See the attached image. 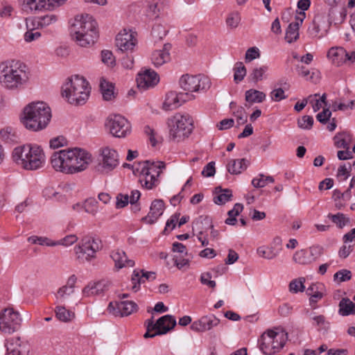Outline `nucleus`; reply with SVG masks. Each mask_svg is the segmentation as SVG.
I'll return each instance as SVG.
<instances>
[{
	"instance_id": "obj_58",
	"label": "nucleus",
	"mask_w": 355,
	"mask_h": 355,
	"mask_svg": "<svg viewBox=\"0 0 355 355\" xmlns=\"http://www.w3.org/2000/svg\"><path fill=\"white\" fill-rule=\"evenodd\" d=\"M260 57V53L257 47H251L248 49L245 55V60L246 62H250L253 60Z\"/></svg>"
},
{
	"instance_id": "obj_33",
	"label": "nucleus",
	"mask_w": 355,
	"mask_h": 355,
	"mask_svg": "<svg viewBox=\"0 0 355 355\" xmlns=\"http://www.w3.org/2000/svg\"><path fill=\"white\" fill-rule=\"evenodd\" d=\"M46 5V0H22V10L27 13L42 10Z\"/></svg>"
},
{
	"instance_id": "obj_59",
	"label": "nucleus",
	"mask_w": 355,
	"mask_h": 355,
	"mask_svg": "<svg viewBox=\"0 0 355 355\" xmlns=\"http://www.w3.org/2000/svg\"><path fill=\"white\" fill-rule=\"evenodd\" d=\"M144 132L146 135L148 137L149 141L153 146H155L159 142V137H156V132L154 129L151 128L149 126H146L144 128Z\"/></svg>"
},
{
	"instance_id": "obj_3",
	"label": "nucleus",
	"mask_w": 355,
	"mask_h": 355,
	"mask_svg": "<svg viewBox=\"0 0 355 355\" xmlns=\"http://www.w3.org/2000/svg\"><path fill=\"white\" fill-rule=\"evenodd\" d=\"M51 116V108L46 103L33 102L24 108L21 122L29 130L40 131L48 125Z\"/></svg>"
},
{
	"instance_id": "obj_40",
	"label": "nucleus",
	"mask_w": 355,
	"mask_h": 355,
	"mask_svg": "<svg viewBox=\"0 0 355 355\" xmlns=\"http://www.w3.org/2000/svg\"><path fill=\"white\" fill-rule=\"evenodd\" d=\"M167 30L166 28L160 24H155L152 28L151 35L154 42L161 41L166 35Z\"/></svg>"
},
{
	"instance_id": "obj_56",
	"label": "nucleus",
	"mask_w": 355,
	"mask_h": 355,
	"mask_svg": "<svg viewBox=\"0 0 355 355\" xmlns=\"http://www.w3.org/2000/svg\"><path fill=\"white\" fill-rule=\"evenodd\" d=\"M352 278V272L351 271L343 269L338 271L334 275V279L335 281H338L339 282H346Z\"/></svg>"
},
{
	"instance_id": "obj_13",
	"label": "nucleus",
	"mask_w": 355,
	"mask_h": 355,
	"mask_svg": "<svg viewBox=\"0 0 355 355\" xmlns=\"http://www.w3.org/2000/svg\"><path fill=\"white\" fill-rule=\"evenodd\" d=\"M106 126L115 137H125L131 132L130 123L120 114L110 115L107 119Z\"/></svg>"
},
{
	"instance_id": "obj_36",
	"label": "nucleus",
	"mask_w": 355,
	"mask_h": 355,
	"mask_svg": "<svg viewBox=\"0 0 355 355\" xmlns=\"http://www.w3.org/2000/svg\"><path fill=\"white\" fill-rule=\"evenodd\" d=\"M56 318L61 322H68L75 318V313L64 306L58 305L55 309Z\"/></svg>"
},
{
	"instance_id": "obj_35",
	"label": "nucleus",
	"mask_w": 355,
	"mask_h": 355,
	"mask_svg": "<svg viewBox=\"0 0 355 355\" xmlns=\"http://www.w3.org/2000/svg\"><path fill=\"white\" fill-rule=\"evenodd\" d=\"M312 324L315 327L318 331L327 333L330 329V322L327 320L326 317L323 315H313L311 317Z\"/></svg>"
},
{
	"instance_id": "obj_27",
	"label": "nucleus",
	"mask_w": 355,
	"mask_h": 355,
	"mask_svg": "<svg viewBox=\"0 0 355 355\" xmlns=\"http://www.w3.org/2000/svg\"><path fill=\"white\" fill-rule=\"evenodd\" d=\"M170 49L171 45L166 44L162 50L155 51L152 53L151 60L155 67H160L170 60Z\"/></svg>"
},
{
	"instance_id": "obj_57",
	"label": "nucleus",
	"mask_w": 355,
	"mask_h": 355,
	"mask_svg": "<svg viewBox=\"0 0 355 355\" xmlns=\"http://www.w3.org/2000/svg\"><path fill=\"white\" fill-rule=\"evenodd\" d=\"M101 60L103 63L108 66H112L115 62V59L112 53L108 50L102 51Z\"/></svg>"
},
{
	"instance_id": "obj_2",
	"label": "nucleus",
	"mask_w": 355,
	"mask_h": 355,
	"mask_svg": "<svg viewBox=\"0 0 355 355\" xmlns=\"http://www.w3.org/2000/svg\"><path fill=\"white\" fill-rule=\"evenodd\" d=\"M70 34L78 45L89 47L98 39L97 23L88 14L77 15L71 22Z\"/></svg>"
},
{
	"instance_id": "obj_41",
	"label": "nucleus",
	"mask_w": 355,
	"mask_h": 355,
	"mask_svg": "<svg viewBox=\"0 0 355 355\" xmlns=\"http://www.w3.org/2000/svg\"><path fill=\"white\" fill-rule=\"evenodd\" d=\"M299 38V28L297 24H290L286 31L285 40L288 43H292Z\"/></svg>"
},
{
	"instance_id": "obj_54",
	"label": "nucleus",
	"mask_w": 355,
	"mask_h": 355,
	"mask_svg": "<svg viewBox=\"0 0 355 355\" xmlns=\"http://www.w3.org/2000/svg\"><path fill=\"white\" fill-rule=\"evenodd\" d=\"M234 114L236 118V121L239 125H243L247 122L248 116L245 109L239 106L234 112Z\"/></svg>"
},
{
	"instance_id": "obj_18",
	"label": "nucleus",
	"mask_w": 355,
	"mask_h": 355,
	"mask_svg": "<svg viewBox=\"0 0 355 355\" xmlns=\"http://www.w3.org/2000/svg\"><path fill=\"white\" fill-rule=\"evenodd\" d=\"M220 319L216 318L214 315H204L194 321L190 328L196 332L203 333L217 327L220 324Z\"/></svg>"
},
{
	"instance_id": "obj_64",
	"label": "nucleus",
	"mask_w": 355,
	"mask_h": 355,
	"mask_svg": "<svg viewBox=\"0 0 355 355\" xmlns=\"http://www.w3.org/2000/svg\"><path fill=\"white\" fill-rule=\"evenodd\" d=\"M215 163L214 162H211L208 163L203 168L202 171V175L204 177H212L216 173L215 168Z\"/></svg>"
},
{
	"instance_id": "obj_39",
	"label": "nucleus",
	"mask_w": 355,
	"mask_h": 355,
	"mask_svg": "<svg viewBox=\"0 0 355 355\" xmlns=\"http://www.w3.org/2000/svg\"><path fill=\"white\" fill-rule=\"evenodd\" d=\"M0 138L8 143L17 142L18 137L14 130L10 127L0 130Z\"/></svg>"
},
{
	"instance_id": "obj_38",
	"label": "nucleus",
	"mask_w": 355,
	"mask_h": 355,
	"mask_svg": "<svg viewBox=\"0 0 355 355\" xmlns=\"http://www.w3.org/2000/svg\"><path fill=\"white\" fill-rule=\"evenodd\" d=\"M266 98V94L256 89H250L245 92V100L250 103H261Z\"/></svg>"
},
{
	"instance_id": "obj_7",
	"label": "nucleus",
	"mask_w": 355,
	"mask_h": 355,
	"mask_svg": "<svg viewBox=\"0 0 355 355\" xmlns=\"http://www.w3.org/2000/svg\"><path fill=\"white\" fill-rule=\"evenodd\" d=\"M191 116L187 113H176L167 119L169 138L180 142L188 138L193 129Z\"/></svg>"
},
{
	"instance_id": "obj_53",
	"label": "nucleus",
	"mask_w": 355,
	"mask_h": 355,
	"mask_svg": "<svg viewBox=\"0 0 355 355\" xmlns=\"http://www.w3.org/2000/svg\"><path fill=\"white\" fill-rule=\"evenodd\" d=\"M28 241L32 244H40L42 245H47V246H54L56 245L55 242L50 241L49 239L46 237H39L36 236H30L28 239Z\"/></svg>"
},
{
	"instance_id": "obj_22",
	"label": "nucleus",
	"mask_w": 355,
	"mask_h": 355,
	"mask_svg": "<svg viewBox=\"0 0 355 355\" xmlns=\"http://www.w3.org/2000/svg\"><path fill=\"white\" fill-rule=\"evenodd\" d=\"M164 202L162 200H155L151 203L150 211L148 215L142 218V221L148 224H153L158 218L163 214Z\"/></svg>"
},
{
	"instance_id": "obj_62",
	"label": "nucleus",
	"mask_w": 355,
	"mask_h": 355,
	"mask_svg": "<svg viewBox=\"0 0 355 355\" xmlns=\"http://www.w3.org/2000/svg\"><path fill=\"white\" fill-rule=\"evenodd\" d=\"M331 116V112L329 108H324L322 112L318 113L316 116V119L320 123L324 124L329 120Z\"/></svg>"
},
{
	"instance_id": "obj_29",
	"label": "nucleus",
	"mask_w": 355,
	"mask_h": 355,
	"mask_svg": "<svg viewBox=\"0 0 355 355\" xmlns=\"http://www.w3.org/2000/svg\"><path fill=\"white\" fill-rule=\"evenodd\" d=\"M316 250V247H311L309 251L306 250H298L294 254L293 259L295 263L299 264H309L315 259L313 257Z\"/></svg>"
},
{
	"instance_id": "obj_26",
	"label": "nucleus",
	"mask_w": 355,
	"mask_h": 355,
	"mask_svg": "<svg viewBox=\"0 0 355 355\" xmlns=\"http://www.w3.org/2000/svg\"><path fill=\"white\" fill-rule=\"evenodd\" d=\"M109 286L110 283L105 280L89 283L83 289V294L85 297L99 295L107 290Z\"/></svg>"
},
{
	"instance_id": "obj_48",
	"label": "nucleus",
	"mask_w": 355,
	"mask_h": 355,
	"mask_svg": "<svg viewBox=\"0 0 355 355\" xmlns=\"http://www.w3.org/2000/svg\"><path fill=\"white\" fill-rule=\"evenodd\" d=\"M57 16L55 15H46L37 19V26L40 28L46 27L57 21Z\"/></svg>"
},
{
	"instance_id": "obj_1",
	"label": "nucleus",
	"mask_w": 355,
	"mask_h": 355,
	"mask_svg": "<svg viewBox=\"0 0 355 355\" xmlns=\"http://www.w3.org/2000/svg\"><path fill=\"white\" fill-rule=\"evenodd\" d=\"M92 162V155L81 148L60 150L51 157L52 167L58 172L74 174L85 171Z\"/></svg>"
},
{
	"instance_id": "obj_37",
	"label": "nucleus",
	"mask_w": 355,
	"mask_h": 355,
	"mask_svg": "<svg viewBox=\"0 0 355 355\" xmlns=\"http://www.w3.org/2000/svg\"><path fill=\"white\" fill-rule=\"evenodd\" d=\"M334 224L339 229H343L345 226L350 223V219L345 214L338 212L337 214H329L327 215Z\"/></svg>"
},
{
	"instance_id": "obj_46",
	"label": "nucleus",
	"mask_w": 355,
	"mask_h": 355,
	"mask_svg": "<svg viewBox=\"0 0 355 355\" xmlns=\"http://www.w3.org/2000/svg\"><path fill=\"white\" fill-rule=\"evenodd\" d=\"M234 71V80L236 83L241 82L246 75V68L241 62L236 63Z\"/></svg>"
},
{
	"instance_id": "obj_61",
	"label": "nucleus",
	"mask_w": 355,
	"mask_h": 355,
	"mask_svg": "<svg viewBox=\"0 0 355 355\" xmlns=\"http://www.w3.org/2000/svg\"><path fill=\"white\" fill-rule=\"evenodd\" d=\"M270 96L274 101H280L281 100L286 98L284 91L282 88L273 89L270 93Z\"/></svg>"
},
{
	"instance_id": "obj_14",
	"label": "nucleus",
	"mask_w": 355,
	"mask_h": 355,
	"mask_svg": "<svg viewBox=\"0 0 355 355\" xmlns=\"http://www.w3.org/2000/svg\"><path fill=\"white\" fill-rule=\"evenodd\" d=\"M175 325V318L171 315H166L159 318L156 323H154L153 318L148 320L146 328L148 331L156 330L157 334H166Z\"/></svg>"
},
{
	"instance_id": "obj_47",
	"label": "nucleus",
	"mask_w": 355,
	"mask_h": 355,
	"mask_svg": "<svg viewBox=\"0 0 355 355\" xmlns=\"http://www.w3.org/2000/svg\"><path fill=\"white\" fill-rule=\"evenodd\" d=\"M241 21L240 13L237 11L230 13L226 19V24L230 28H236Z\"/></svg>"
},
{
	"instance_id": "obj_4",
	"label": "nucleus",
	"mask_w": 355,
	"mask_h": 355,
	"mask_svg": "<svg viewBox=\"0 0 355 355\" xmlns=\"http://www.w3.org/2000/svg\"><path fill=\"white\" fill-rule=\"evenodd\" d=\"M13 161L25 170L35 171L45 164L46 156L41 146L26 144L17 146L12 151Z\"/></svg>"
},
{
	"instance_id": "obj_11",
	"label": "nucleus",
	"mask_w": 355,
	"mask_h": 355,
	"mask_svg": "<svg viewBox=\"0 0 355 355\" xmlns=\"http://www.w3.org/2000/svg\"><path fill=\"white\" fill-rule=\"evenodd\" d=\"M19 313L12 308H6L0 312V330L5 334H12L21 326Z\"/></svg>"
},
{
	"instance_id": "obj_24",
	"label": "nucleus",
	"mask_w": 355,
	"mask_h": 355,
	"mask_svg": "<svg viewBox=\"0 0 355 355\" xmlns=\"http://www.w3.org/2000/svg\"><path fill=\"white\" fill-rule=\"evenodd\" d=\"M110 256L117 270L125 267H133L135 266V261L128 259L125 252L121 250L117 249L112 251Z\"/></svg>"
},
{
	"instance_id": "obj_25",
	"label": "nucleus",
	"mask_w": 355,
	"mask_h": 355,
	"mask_svg": "<svg viewBox=\"0 0 355 355\" xmlns=\"http://www.w3.org/2000/svg\"><path fill=\"white\" fill-rule=\"evenodd\" d=\"M6 355H28L26 345H22L19 338H10L7 340Z\"/></svg>"
},
{
	"instance_id": "obj_8",
	"label": "nucleus",
	"mask_w": 355,
	"mask_h": 355,
	"mask_svg": "<svg viewBox=\"0 0 355 355\" xmlns=\"http://www.w3.org/2000/svg\"><path fill=\"white\" fill-rule=\"evenodd\" d=\"M287 339L285 331L268 329L261 336L260 349L266 355H273L283 348Z\"/></svg>"
},
{
	"instance_id": "obj_52",
	"label": "nucleus",
	"mask_w": 355,
	"mask_h": 355,
	"mask_svg": "<svg viewBox=\"0 0 355 355\" xmlns=\"http://www.w3.org/2000/svg\"><path fill=\"white\" fill-rule=\"evenodd\" d=\"M317 288L315 284H312L306 290L307 295L310 296L311 303L317 302V301L322 297V293L318 291Z\"/></svg>"
},
{
	"instance_id": "obj_20",
	"label": "nucleus",
	"mask_w": 355,
	"mask_h": 355,
	"mask_svg": "<svg viewBox=\"0 0 355 355\" xmlns=\"http://www.w3.org/2000/svg\"><path fill=\"white\" fill-rule=\"evenodd\" d=\"M76 281V277L74 275H71L69 277L66 285L62 286L58 290L55 295L56 302L58 304H61L66 302L69 297L74 293Z\"/></svg>"
},
{
	"instance_id": "obj_32",
	"label": "nucleus",
	"mask_w": 355,
	"mask_h": 355,
	"mask_svg": "<svg viewBox=\"0 0 355 355\" xmlns=\"http://www.w3.org/2000/svg\"><path fill=\"white\" fill-rule=\"evenodd\" d=\"M100 89L105 101H112L115 98L116 93L114 92V85L104 78L101 79Z\"/></svg>"
},
{
	"instance_id": "obj_51",
	"label": "nucleus",
	"mask_w": 355,
	"mask_h": 355,
	"mask_svg": "<svg viewBox=\"0 0 355 355\" xmlns=\"http://www.w3.org/2000/svg\"><path fill=\"white\" fill-rule=\"evenodd\" d=\"M257 254L259 257L267 259H272L275 258L277 254L270 248L264 246L259 247L257 249Z\"/></svg>"
},
{
	"instance_id": "obj_9",
	"label": "nucleus",
	"mask_w": 355,
	"mask_h": 355,
	"mask_svg": "<svg viewBox=\"0 0 355 355\" xmlns=\"http://www.w3.org/2000/svg\"><path fill=\"white\" fill-rule=\"evenodd\" d=\"M101 248V241L98 238L85 236L74 248V252L79 261H90L96 258V252Z\"/></svg>"
},
{
	"instance_id": "obj_10",
	"label": "nucleus",
	"mask_w": 355,
	"mask_h": 355,
	"mask_svg": "<svg viewBox=\"0 0 355 355\" xmlns=\"http://www.w3.org/2000/svg\"><path fill=\"white\" fill-rule=\"evenodd\" d=\"M180 87L185 92L183 93L188 101L192 99V92L200 90H206L210 86L209 80L206 77L200 76H189L188 74L182 76L179 81Z\"/></svg>"
},
{
	"instance_id": "obj_28",
	"label": "nucleus",
	"mask_w": 355,
	"mask_h": 355,
	"mask_svg": "<svg viewBox=\"0 0 355 355\" xmlns=\"http://www.w3.org/2000/svg\"><path fill=\"white\" fill-rule=\"evenodd\" d=\"M139 166L144 168L150 174H155V178L158 179L163 170L166 168L165 163L163 162L146 160L139 163Z\"/></svg>"
},
{
	"instance_id": "obj_44",
	"label": "nucleus",
	"mask_w": 355,
	"mask_h": 355,
	"mask_svg": "<svg viewBox=\"0 0 355 355\" xmlns=\"http://www.w3.org/2000/svg\"><path fill=\"white\" fill-rule=\"evenodd\" d=\"M268 69V68L267 66L254 68L250 74L251 80L255 83L263 80L265 78V75Z\"/></svg>"
},
{
	"instance_id": "obj_45",
	"label": "nucleus",
	"mask_w": 355,
	"mask_h": 355,
	"mask_svg": "<svg viewBox=\"0 0 355 355\" xmlns=\"http://www.w3.org/2000/svg\"><path fill=\"white\" fill-rule=\"evenodd\" d=\"M305 278L300 277L292 280L289 284V291L293 293L303 292L305 289L304 286Z\"/></svg>"
},
{
	"instance_id": "obj_23",
	"label": "nucleus",
	"mask_w": 355,
	"mask_h": 355,
	"mask_svg": "<svg viewBox=\"0 0 355 355\" xmlns=\"http://www.w3.org/2000/svg\"><path fill=\"white\" fill-rule=\"evenodd\" d=\"M139 173V182L143 187L151 189L159 184V180L155 178V174H150L141 166L136 168Z\"/></svg>"
},
{
	"instance_id": "obj_34",
	"label": "nucleus",
	"mask_w": 355,
	"mask_h": 355,
	"mask_svg": "<svg viewBox=\"0 0 355 355\" xmlns=\"http://www.w3.org/2000/svg\"><path fill=\"white\" fill-rule=\"evenodd\" d=\"M338 313L340 315L347 316L355 314V303L349 298H343L338 304Z\"/></svg>"
},
{
	"instance_id": "obj_60",
	"label": "nucleus",
	"mask_w": 355,
	"mask_h": 355,
	"mask_svg": "<svg viewBox=\"0 0 355 355\" xmlns=\"http://www.w3.org/2000/svg\"><path fill=\"white\" fill-rule=\"evenodd\" d=\"M78 240L77 236L75 234H70L66 236L64 238L60 239V241L55 242L57 245H62L65 246L71 245L76 243Z\"/></svg>"
},
{
	"instance_id": "obj_31",
	"label": "nucleus",
	"mask_w": 355,
	"mask_h": 355,
	"mask_svg": "<svg viewBox=\"0 0 355 355\" xmlns=\"http://www.w3.org/2000/svg\"><path fill=\"white\" fill-rule=\"evenodd\" d=\"M346 55L347 51L343 47H332L327 53L328 58L337 66L342 65L345 63V57H346Z\"/></svg>"
},
{
	"instance_id": "obj_43",
	"label": "nucleus",
	"mask_w": 355,
	"mask_h": 355,
	"mask_svg": "<svg viewBox=\"0 0 355 355\" xmlns=\"http://www.w3.org/2000/svg\"><path fill=\"white\" fill-rule=\"evenodd\" d=\"M232 197V192L230 189H220L219 193L214 198V202L217 205H223L230 201Z\"/></svg>"
},
{
	"instance_id": "obj_12",
	"label": "nucleus",
	"mask_w": 355,
	"mask_h": 355,
	"mask_svg": "<svg viewBox=\"0 0 355 355\" xmlns=\"http://www.w3.org/2000/svg\"><path fill=\"white\" fill-rule=\"evenodd\" d=\"M119 165V155L117 152L109 147L101 150V158L95 166L97 172L107 174L114 170Z\"/></svg>"
},
{
	"instance_id": "obj_6",
	"label": "nucleus",
	"mask_w": 355,
	"mask_h": 355,
	"mask_svg": "<svg viewBox=\"0 0 355 355\" xmlns=\"http://www.w3.org/2000/svg\"><path fill=\"white\" fill-rule=\"evenodd\" d=\"M28 76L25 66L21 63L12 62L0 64V83L8 89H16L23 87Z\"/></svg>"
},
{
	"instance_id": "obj_30",
	"label": "nucleus",
	"mask_w": 355,
	"mask_h": 355,
	"mask_svg": "<svg viewBox=\"0 0 355 355\" xmlns=\"http://www.w3.org/2000/svg\"><path fill=\"white\" fill-rule=\"evenodd\" d=\"M249 164V160L245 158L232 159L228 162L227 168L231 174L238 175L245 171Z\"/></svg>"
},
{
	"instance_id": "obj_17",
	"label": "nucleus",
	"mask_w": 355,
	"mask_h": 355,
	"mask_svg": "<svg viewBox=\"0 0 355 355\" xmlns=\"http://www.w3.org/2000/svg\"><path fill=\"white\" fill-rule=\"evenodd\" d=\"M208 227H211V220L207 216H200L193 222V231L197 232L198 241L202 246L209 245V241L207 235L204 234L208 230Z\"/></svg>"
},
{
	"instance_id": "obj_5",
	"label": "nucleus",
	"mask_w": 355,
	"mask_h": 355,
	"mask_svg": "<svg viewBox=\"0 0 355 355\" xmlns=\"http://www.w3.org/2000/svg\"><path fill=\"white\" fill-rule=\"evenodd\" d=\"M90 94V87L86 79L78 75L73 76L62 87V95L67 102L74 105L86 103Z\"/></svg>"
},
{
	"instance_id": "obj_15",
	"label": "nucleus",
	"mask_w": 355,
	"mask_h": 355,
	"mask_svg": "<svg viewBox=\"0 0 355 355\" xmlns=\"http://www.w3.org/2000/svg\"><path fill=\"white\" fill-rule=\"evenodd\" d=\"M137 309V305L132 301L111 302L107 306L108 312L115 317L129 315Z\"/></svg>"
},
{
	"instance_id": "obj_19",
	"label": "nucleus",
	"mask_w": 355,
	"mask_h": 355,
	"mask_svg": "<svg viewBox=\"0 0 355 355\" xmlns=\"http://www.w3.org/2000/svg\"><path fill=\"white\" fill-rule=\"evenodd\" d=\"M159 82L158 75L151 69H145L140 72L137 77V83L139 88L146 89L154 87Z\"/></svg>"
},
{
	"instance_id": "obj_21",
	"label": "nucleus",
	"mask_w": 355,
	"mask_h": 355,
	"mask_svg": "<svg viewBox=\"0 0 355 355\" xmlns=\"http://www.w3.org/2000/svg\"><path fill=\"white\" fill-rule=\"evenodd\" d=\"M188 101L183 93L178 94L175 92H169L166 94L162 107L164 110H172L180 106L182 103Z\"/></svg>"
},
{
	"instance_id": "obj_55",
	"label": "nucleus",
	"mask_w": 355,
	"mask_h": 355,
	"mask_svg": "<svg viewBox=\"0 0 355 355\" xmlns=\"http://www.w3.org/2000/svg\"><path fill=\"white\" fill-rule=\"evenodd\" d=\"M313 124V119L309 115H304L298 119L297 125L300 128L310 130Z\"/></svg>"
},
{
	"instance_id": "obj_16",
	"label": "nucleus",
	"mask_w": 355,
	"mask_h": 355,
	"mask_svg": "<svg viewBox=\"0 0 355 355\" xmlns=\"http://www.w3.org/2000/svg\"><path fill=\"white\" fill-rule=\"evenodd\" d=\"M135 32L123 29L116 37V45L121 51H132L135 47L137 40Z\"/></svg>"
},
{
	"instance_id": "obj_49",
	"label": "nucleus",
	"mask_w": 355,
	"mask_h": 355,
	"mask_svg": "<svg viewBox=\"0 0 355 355\" xmlns=\"http://www.w3.org/2000/svg\"><path fill=\"white\" fill-rule=\"evenodd\" d=\"M131 281L132 284V289L135 292H137L139 289L140 285L145 283L146 280L143 278L142 275H141V272H139L138 270H135L132 273Z\"/></svg>"
},
{
	"instance_id": "obj_42",
	"label": "nucleus",
	"mask_w": 355,
	"mask_h": 355,
	"mask_svg": "<svg viewBox=\"0 0 355 355\" xmlns=\"http://www.w3.org/2000/svg\"><path fill=\"white\" fill-rule=\"evenodd\" d=\"M275 180L272 176H266L263 174H259L257 177L253 178L252 180V184L255 188H263L266 187L268 183H273Z\"/></svg>"
},
{
	"instance_id": "obj_50",
	"label": "nucleus",
	"mask_w": 355,
	"mask_h": 355,
	"mask_svg": "<svg viewBox=\"0 0 355 355\" xmlns=\"http://www.w3.org/2000/svg\"><path fill=\"white\" fill-rule=\"evenodd\" d=\"M97 203L95 199H87L83 204V209L89 214L95 215L97 213Z\"/></svg>"
},
{
	"instance_id": "obj_63",
	"label": "nucleus",
	"mask_w": 355,
	"mask_h": 355,
	"mask_svg": "<svg viewBox=\"0 0 355 355\" xmlns=\"http://www.w3.org/2000/svg\"><path fill=\"white\" fill-rule=\"evenodd\" d=\"M41 36V33L39 31H34L33 29L30 31H27L24 33V40L26 42H31L33 41L37 40Z\"/></svg>"
}]
</instances>
